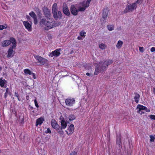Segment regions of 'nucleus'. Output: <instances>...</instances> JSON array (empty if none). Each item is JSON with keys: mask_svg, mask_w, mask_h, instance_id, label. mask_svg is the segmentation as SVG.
<instances>
[{"mask_svg": "<svg viewBox=\"0 0 155 155\" xmlns=\"http://www.w3.org/2000/svg\"><path fill=\"white\" fill-rule=\"evenodd\" d=\"M24 72L25 74H28L29 75L32 74V72L29 70L27 69H25L24 70Z\"/></svg>", "mask_w": 155, "mask_h": 155, "instance_id": "25", "label": "nucleus"}, {"mask_svg": "<svg viewBox=\"0 0 155 155\" xmlns=\"http://www.w3.org/2000/svg\"><path fill=\"white\" fill-rule=\"evenodd\" d=\"M26 18L28 20L30 19V17L28 15H26Z\"/></svg>", "mask_w": 155, "mask_h": 155, "instance_id": "48", "label": "nucleus"}, {"mask_svg": "<svg viewBox=\"0 0 155 155\" xmlns=\"http://www.w3.org/2000/svg\"><path fill=\"white\" fill-rule=\"evenodd\" d=\"M23 24L25 28L28 31H31L32 30L31 25L28 21H24L23 22Z\"/></svg>", "mask_w": 155, "mask_h": 155, "instance_id": "16", "label": "nucleus"}, {"mask_svg": "<svg viewBox=\"0 0 155 155\" xmlns=\"http://www.w3.org/2000/svg\"><path fill=\"white\" fill-rule=\"evenodd\" d=\"M78 39H79V40H80V39H81V37H79H79H78Z\"/></svg>", "mask_w": 155, "mask_h": 155, "instance_id": "49", "label": "nucleus"}, {"mask_svg": "<svg viewBox=\"0 0 155 155\" xmlns=\"http://www.w3.org/2000/svg\"><path fill=\"white\" fill-rule=\"evenodd\" d=\"M75 103V101L73 98H68L65 100V103L68 106H71Z\"/></svg>", "mask_w": 155, "mask_h": 155, "instance_id": "9", "label": "nucleus"}, {"mask_svg": "<svg viewBox=\"0 0 155 155\" xmlns=\"http://www.w3.org/2000/svg\"><path fill=\"white\" fill-rule=\"evenodd\" d=\"M75 117L73 115H71L69 116V119L71 121L74 119Z\"/></svg>", "mask_w": 155, "mask_h": 155, "instance_id": "32", "label": "nucleus"}, {"mask_svg": "<svg viewBox=\"0 0 155 155\" xmlns=\"http://www.w3.org/2000/svg\"><path fill=\"white\" fill-rule=\"evenodd\" d=\"M85 34V32H84L81 31L80 33V35L81 36L84 37L85 36V35H84Z\"/></svg>", "mask_w": 155, "mask_h": 155, "instance_id": "37", "label": "nucleus"}, {"mask_svg": "<svg viewBox=\"0 0 155 155\" xmlns=\"http://www.w3.org/2000/svg\"><path fill=\"white\" fill-rule=\"evenodd\" d=\"M29 15L33 18L37 17L36 15L33 12H31L29 13Z\"/></svg>", "mask_w": 155, "mask_h": 155, "instance_id": "29", "label": "nucleus"}, {"mask_svg": "<svg viewBox=\"0 0 155 155\" xmlns=\"http://www.w3.org/2000/svg\"><path fill=\"white\" fill-rule=\"evenodd\" d=\"M112 60L107 59L105 60L103 63H99V64L96 67L94 75H97L99 73H103L106 70L108 66L113 63Z\"/></svg>", "mask_w": 155, "mask_h": 155, "instance_id": "2", "label": "nucleus"}, {"mask_svg": "<svg viewBox=\"0 0 155 155\" xmlns=\"http://www.w3.org/2000/svg\"><path fill=\"white\" fill-rule=\"evenodd\" d=\"M58 7L57 4L56 3H54L52 6V13L54 18L55 19L58 18L57 12Z\"/></svg>", "mask_w": 155, "mask_h": 155, "instance_id": "7", "label": "nucleus"}, {"mask_svg": "<svg viewBox=\"0 0 155 155\" xmlns=\"http://www.w3.org/2000/svg\"><path fill=\"white\" fill-rule=\"evenodd\" d=\"M70 9L71 14L74 15H77L78 12L80 11L79 10V8L77 9L74 5H71Z\"/></svg>", "mask_w": 155, "mask_h": 155, "instance_id": "11", "label": "nucleus"}, {"mask_svg": "<svg viewBox=\"0 0 155 155\" xmlns=\"http://www.w3.org/2000/svg\"><path fill=\"white\" fill-rule=\"evenodd\" d=\"M139 50L142 53H143L144 51V49L143 47H139Z\"/></svg>", "mask_w": 155, "mask_h": 155, "instance_id": "35", "label": "nucleus"}, {"mask_svg": "<svg viewBox=\"0 0 155 155\" xmlns=\"http://www.w3.org/2000/svg\"><path fill=\"white\" fill-rule=\"evenodd\" d=\"M123 44V41H121L119 40L118 41L117 44L116 45V47L117 48L120 49L122 47Z\"/></svg>", "mask_w": 155, "mask_h": 155, "instance_id": "24", "label": "nucleus"}, {"mask_svg": "<svg viewBox=\"0 0 155 155\" xmlns=\"http://www.w3.org/2000/svg\"><path fill=\"white\" fill-rule=\"evenodd\" d=\"M61 127H60V128L61 129V132H60V134H63V132L62 131V129H64L66 128L67 127V124L66 122L64 120H62L61 121Z\"/></svg>", "mask_w": 155, "mask_h": 155, "instance_id": "14", "label": "nucleus"}, {"mask_svg": "<svg viewBox=\"0 0 155 155\" xmlns=\"http://www.w3.org/2000/svg\"><path fill=\"white\" fill-rule=\"evenodd\" d=\"M137 108L139 110L138 112L140 114H142L143 113V112L142 111V110H145L147 112H149L150 111V110H147L146 107L140 104H138L137 105Z\"/></svg>", "mask_w": 155, "mask_h": 155, "instance_id": "8", "label": "nucleus"}, {"mask_svg": "<svg viewBox=\"0 0 155 155\" xmlns=\"http://www.w3.org/2000/svg\"><path fill=\"white\" fill-rule=\"evenodd\" d=\"M33 19H34V23L35 25H36L38 23V21H37V17H36L34 18H33Z\"/></svg>", "mask_w": 155, "mask_h": 155, "instance_id": "38", "label": "nucleus"}, {"mask_svg": "<svg viewBox=\"0 0 155 155\" xmlns=\"http://www.w3.org/2000/svg\"><path fill=\"white\" fill-rule=\"evenodd\" d=\"M61 50V49H59L53 51L50 54L51 56V57H53L54 56L55 57H57L58 56H59L60 54V51Z\"/></svg>", "mask_w": 155, "mask_h": 155, "instance_id": "15", "label": "nucleus"}, {"mask_svg": "<svg viewBox=\"0 0 155 155\" xmlns=\"http://www.w3.org/2000/svg\"><path fill=\"white\" fill-rule=\"evenodd\" d=\"M7 28V25L6 24L4 25H0V30H2L4 29H6Z\"/></svg>", "mask_w": 155, "mask_h": 155, "instance_id": "30", "label": "nucleus"}, {"mask_svg": "<svg viewBox=\"0 0 155 155\" xmlns=\"http://www.w3.org/2000/svg\"><path fill=\"white\" fill-rule=\"evenodd\" d=\"M59 16H61V12L60 11H58V12L57 13V15Z\"/></svg>", "mask_w": 155, "mask_h": 155, "instance_id": "45", "label": "nucleus"}, {"mask_svg": "<svg viewBox=\"0 0 155 155\" xmlns=\"http://www.w3.org/2000/svg\"><path fill=\"white\" fill-rule=\"evenodd\" d=\"M99 47L100 49L103 50L106 48L107 46L105 44L101 43L99 45Z\"/></svg>", "mask_w": 155, "mask_h": 155, "instance_id": "26", "label": "nucleus"}, {"mask_svg": "<svg viewBox=\"0 0 155 155\" xmlns=\"http://www.w3.org/2000/svg\"><path fill=\"white\" fill-rule=\"evenodd\" d=\"M6 96H7V94H6V93H5V97H6Z\"/></svg>", "mask_w": 155, "mask_h": 155, "instance_id": "52", "label": "nucleus"}, {"mask_svg": "<svg viewBox=\"0 0 155 155\" xmlns=\"http://www.w3.org/2000/svg\"><path fill=\"white\" fill-rule=\"evenodd\" d=\"M52 19L49 17H41L40 18L39 25L42 27H45V30H48L53 28Z\"/></svg>", "mask_w": 155, "mask_h": 155, "instance_id": "1", "label": "nucleus"}, {"mask_svg": "<svg viewBox=\"0 0 155 155\" xmlns=\"http://www.w3.org/2000/svg\"><path fill=\"white\" fill-rule=\"evenodd\" d=\"M34 58L38 61L37 63H40L41 65H44L48 61L46 59L42 58L39 55L34 54Z\"/></svg>", "mask_w": 155, "mask_h": 155, "instance_id": "5", "label": "nucleus"}, {"mask_svg": "<svg viewBox=\"0 0 155 155\" xmlns=\"http://www.w3.org/2000/svg\"><path fill=\"white\" fill-rule=\"evenodd\" d=\"M137 7L136 2L127 5L126 8L124 11V13H126L128 12H132Z\"/></svg>", "mask_w": 155, "mask_h": 155, "instance_id": "4", "label": "nucleus"}, {"mask_svg": "<svg viewBox=\"0 0 155 155\" xmlns=\"http://www.w3.org/2000/svg\"><path fill=\"white\" fill-rule=\"evenodd\" d=\"M43 12L44 14L45 15V17H51V13L50 11L46 7H44L43 8Z\"/></svg>", "mask_w": 155, "mask_h": 155, "instance_id": "10", "label": "nucleus"}, {"mask_svg": "<svg viewBox=\"0 0 155 155\" xmlns=\"http://www.w3.org/2000/svg\"><path fill=\"white\" fill-rule=\"evenodd\" d=\"M51 133V131L50 130V129H49V128H48L47 129V130L45 132V133H49L50 134Z\"/></svg>", "mask_w": 155, "mask_h": 155, "instance_id": "41", "label": "nucleus"}, {"mask_svg": "<svg viewBox=\"0 0 155 155\" xmlns=\"http://www.w3.org/2000/svg\"><path fill=\"white\" fill-rule=\"evenodd\" d=\"M52 22L53 23L52 25L53 26V28L55 26H57L60 24V23L59 22H54V21H53V19Z\"/></svg>", "mask_w": 155, "mask_h": 155, "instance_id": "27", "label": "nucleus"}, {"mask_svg": "<svg viewBox=\"0 0 155 155\" xmlns=\"http://www.w3.org/2000/svg\"><path fill=\"white\" fill-rule=\"evenodd\" d=\"M86 75L87 76H89L90 77H92L93 76V75L92 74L90 73H86Z\"/></svg>", "mask_w": 155, "mask_h": 155, "instance_id": "42", "label": "nucleus"}, {"mask_svg": "<svg viewBox=\"0 0 155 155\" xmlns=\"http://www.w3.org/2000/svg\"><path fill=\"white\" fill-rule=\"evenodd\" d=\"M143 0H137L136 2V4L137 3L139 4H141Z\"/></svg>", "mask_w": 155, "mask_h": 155, "instance_id": "43", "label": "nucleus"}, {"mask_svg": "<svg viewBox=\"0 0 155 155\" xmlns=\"http://www.w3.org/2000/svg\"><path fill=\"white\" fill-rule=\"evenodd\" d=\"M35 104L36 107L38 108L39 107V106L38 105V104L36 99H35L34 100Z\"/></svg>", "mask_w": 155, "mask_h": 155, "instance_id": "39", "label": "nucleus"}, {"mask_svg": "<svg viewBox=\"0 0 155 155\" xmlns=\"http://www.w3.org/2000/svg\"><path fill=\"white\" fill-rule=\"evenodd\" d=\"M77 153L75 151H73L71 152L69 155H77Z\"/></svg>", "mask_w": 155, "mask_h": 155, "instance_id": "40", "label": "nucleus"}, {"mask_svg": "<svg viewBox=\"0 0 155 155\" xmlns=\"http://www.w3.org/2000/svg\"><path fill=\"white\" fill-rule=\"evenodd\" d=\"M150 51L152 52L155 51V47L151 48L150 49Z\"/></svg>", "mask_w": 155, "mask_h": 155, "instance_id": "44", "label": "nucleus"}, {"mask_svg": "<svg viewBox=\"0 0 155 155\" xmlns=\"http://www.w3.org/2000/svg\"><path fill=\"white\" fill-rule=\"evenodd\" d=\"M108 30L110 31H111L114 29V26L112 25H108L107 26Z\"/></svg>", "mask_w": 155, "mask_h": 155, "instance_id": "31", "label": "nucleus"}, {"mask_svg": "<svg viewBox=\"0 0 155 155\" xmlns=\"http://www.w3.org/2000/svg\"><path fill=\"white\" fill-rule=\"evenodd\" d=\"M33 75V78L34 79H35L36 77H35V74H34L33 73H32V74Z\"/></svg>", "mask_w": 155, "mask_h": 155, "instance_id": "47", "label": "nucleus"}, {"mask_svg": "<svg viewBox=\"0 0 155 155\" xmlns=\"http://www.w3.org/2000/svg\"><path fill=\"white\" fill-rule=\"evenodd\" d=\"M107 18L104 17H102L101 20V22L102 25L104 24L106 22Z\"/></svg>", "mask_w": 155, "mask_h": 155, "instance_id": "28", "label": "nucleus"}, {"mask_svg": "<svg viewBox=\"0 0 155 155\" xmlns=\"http://www.w3.org/2000/svg\"><path fill=\"white\" fill-rule=\"evenodd\" d=\"M15 96H16L17 97H19V95L18 93H16L15 92Z\"/></svg>", "mask_w": 155, "mask_h": 155, "instance_id": "46", "label": "nucleus"}, {"mask_svg": "<svg viewBox=\"0 0 155 155\" xmlns=\"http://www.w3.org/2000/svg\"><path fill=\"white\" fill-rule=\"evenodd\" d=\"M51 125L52 127L56 129L60 134V132L61 130V129L60 126L58 124L56 121L54 119L52 120L51 121Z\"/></svg>", "mask_w": 155, "mask_h": 155, "instance_id": "6", "label": "nucleus"}, {"mask_svg": "<svg viewBox=\"0 0 155 155\" xmlns=\"http://www.w3.org/2000/svg\"><path fill=\"white\" fill-rule=\"evenodd\" d=\"M18 100L19 101H20V99H19V97H18Z\"/></svg>", "mask_w": 155, "mask_h": 155, "instance_id": "54", "label": "nucleus"}, {"mask_svg": "<svg viewBox=\"0 0 155 155\" xmlns=\"http://www.w3.org/2000/svg\"><path fill=\"white\" fill-rule=\"evenodd\" d=\"M134 94L135 95V96L134 97L135 101L136 103L137 104L139 102V100L140 97V95L139 94H137V93H135Z\"/></svg>", "mask_w": 155, "mask_h": 155, "instance_id": "22", "label": "nucleus"}, {"mask_svg": "<svg viewBox=\"0 0 155 155\" xmlns=\"http://www.w3.org/2000/svg\"><path fill=\"white\" fill-rule=\"evenodd\" d=\"M91 0H87L80 3V6L79 7V10L81 12H84L86 8L89 6L90 2Z\"/></svg>", "mask_w": 155, "mask_h": 155, "instance_id": "3", "label": "nucleus"}, {"mask_svg": "<svg viewBox=\"0 0 155 155\" xmlns=\"http://www.w3.org/2000/svg\"><path fill=\"white\" fill-rule=\"evenodd\" d=\"M63 13L66 15L69 16L70 13L67 6L65 4H64L63 5Z\"/></svg>", "mask_w": 155, "mask_h": 155, "instance_id": "12", "label": "nucleus"}, {"mask_svg": "<svg viewBox=\"0 0 155 155\" xmlns=\"http://www.w3.org/2000/svg\"><path fill=\"white\" fill-rule=\"evenodd\" d=\"M108 10L107 9H104L103 12L102 17H104L105 18H107L108 15Z\"/></svg>", "mask_w": 155, "mask_h": 155, "instance_id": "23", "label": "nucleus"}, {"mask_svg": "<svg viewBox=\"0 0 155 155\" xmlns=\"http://www.w3.org/2000/svg\"><path fill=\"white\" fill-rule=\"evenodd\" d=\"M15 48H13V47H10L8 51V54L7 56V58L12 57L15 54V51L13 49Z\"/></svg>", "mask_w": 155, "mask_h": 155, "instance_id": "13", "label": "nucleus"}, {"mask_svg": "<svg viewBox=\"0 0 155 155\" xmlns=\"http://www.w3.org/2000/svg\"><path fill=\"white\" fill-rule=\"evenodd\" d=\"M121 143V139L120 137H119L118 138H117V144L119 145H120Z\"/></svg>", "mask_w": 155, "mask_h": 155, "instance_id": "33", "label": "nucleus"}, {"mask_svg": "<svg viewBox=\"0 0 155 155\" xmlns=\"http://www.w3.org/2000/svg\"><path fill=\"white\" fill-rule=\"evenodd\" d=\"M9 41H10V44L11 43H12L13 45L12 47H13V48H15L16 45V41L15 39L13 38H11Z\"/></svg>", "mask_w": 155, "mask_h": 155, "instance_id": "20", "label": "nucleus"}, {"mask_svg": "<svg viewBox=\"0 0 155 155\" xmlns=\"http://www.w3.org/2000/svg\"><path fill=\"white\" fill-rule=\"evenodd\" d=\"M10 44V41L8 40H6L4 41L2 43V46L3 47H6Z\"/></svg>", "mask_w": 155, "mask_h": 155, "instance_id": "21", "label": "nucleus"}, {"mask_svg": "<svg viewBox=\"0 0 155 155\" xmlns=\"http://www.w3.org/2000/svg\"><path fill=\"white\" fill-rule=\"evenodd\" d=\"M74 52V51H73V50H72L71 51V52H70V53L71 54L72 53H73Z\"/></svg>", "mask_w": 155, "mask_h": 155, "instance_id": "53", "label": "nucleus"}, {"mask_svg": "<svg viewBox=\"0 0 155 155\" xmlns=\"http://www.w3.org/2000/svg\"><path fill=\"white\" fill-rule=\"evenodd\" d=\"M150 142H154V140L155 139V138L152 135H150Z\"/></svg>", "mask_w": 155, "mask_h": 155, "instance_id": "34", "label": "nucleus"}, {"mask_svg": "<svg viewBox=\"0 0 155 155\" xmlns=\"http://www.w3.org/2000/svg\"><path fill=\"white\" fill-rule=\"evenodd\" d=\"M147 55L148 56V54H147Z\"/></svg>", "mask_w": 155, "mask_h": 155, "instance_id": "55", "label": "nucleus"}, {"mask_svg": "<svg viewBox=\"0 0 155 155\" xmlns=\"http://www.w3.org/2000/svg\"><path fill=\"white\" fill-rule=\"evenodd\" d=\"M2 78H0V85L2 87L5 88L6 87V81Z\"/></svg>", "mask_w": 155, "mask_h": 155, "instance_id": "17", "label": "nucleus"}, {"mask_svg": "<svg viewBox=\"0 0 155 155\" xmlns=\"http://www.w3.org/2000/svg\"><path fill=\"white\" fill-rule=\"evenodd\" d=\"M28 98H29V96H27L26 97V99L27 100H28Z\"/></svg>", "mask_w": 155, "mask_h": 155, "instance_id": "51", "label": "nucleus"}, {"mask_svg": "<svg viewBox=\"0 0 155 155\" xmlns=\"http://www.w3.org/2000/svg\"><path fill=\"white\" fill-rule=\"evenodd\" d=\"M44 121V119L42 117H40L36 121V126L38 127V125H40Z\"/></svg>", "mask_w": 155, "mask_h": 155, "instance_id": "19", "label": "nucleus"}, {"mask_svg": "<svg viewBox=\"0 0 155 155\" xmlns=\"http://www.w3.org/2000/svg\"><path fill=\"white\" fill-rule=\"evenodd\" d=\"M149 117L151 119L155 120V115H150L149 116Z\"/></svg>", "mask_w": 155, "mask_h": 155, "instance_id": "36", "label": "nucleus"}, {"mask_svg": "<svg viewBox=\"0 0 155 155\" xmlns=\"http://www.w3.org/2000/svg\"><path fill=\"white\" fill-rule=\"evenodd\" d=\"M69 131V133L68 132V131L67 130L66 131V132H67V133L69 135L70 134H72L74 131V125L73 124H71L70 125L69 127L68 128V130Z\"/></svg>", "mask_w": 155, "mask_h": 155, "instance_id": "18", "label": "nucleus"}, {"mask_svg": "<svg viewBox=\"0 0 155 155\" xmlns=\"http://www.w3.org/2000/svg\"><path fill=\"white\" fill-rule=\"evenodd\" d=\"M8 88H7L6 89V93H7L8 92Z\"/></svg>", "mask_w": 155, "mask_h": 155, "instance_id": "50", "label": "nucleus"}]
</instances>
